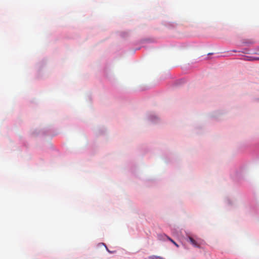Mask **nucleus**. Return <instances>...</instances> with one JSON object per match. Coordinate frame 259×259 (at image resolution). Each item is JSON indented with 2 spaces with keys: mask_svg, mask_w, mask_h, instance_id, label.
I'll use <instances>...</instances> for the list:
<instances>
[{
  "mask_svg": "<svg viewBox=\"0 0 259 259\" xmlns=\"http://www.w3.org/2000/svg\"><path fill=\"white\" fill-rule=\"evenodd\" d=\"M258 51H259V47H258Z\"/></svg>",
  "mask_w": 259,
  "mask_h": 259,
  "instance_id": "nucleus-4",
  "label": "nucleus"
},
{
  "mask_svg": "<svg viewBox=\"0 0 259 259\" xmlns=\"http://www.w3.org/2000/svg\"><path fill=\"white\" fill-rule=\"evenodd\" d=\"M188 239L190 243L195 247L199 248L200 247V244L198 242L193 239L192 237L189 236Z\"/></svg>",
  "mask_w": 259,
  "mask_h": 259,
  "instance_id": "nucleus-1",
  "label": "nucleus"
},
{
  "mask_svg": "<svg viewBox=\"0 0 259 259\" xmlns=\"http://www.w3.org/2000/svg\"><path fill=\"white\" fill-rule=\"evenodd\" d=\"M167 237V238L170 241H171L175 246H176L177 247H179V245L175 241H174L172 239H171L170 237H169L168 236H166Z\"/></svg>",
  "mask_w": 259,
  "mask_h": 259,
  "instance_id": "nucleus-3",
  "label": "nucleus"
},
{
  "mask_svg": "<svg viewBox=\"0 0 259 259\" xmlns=\"http://www.w3.org/2000/svg\"><path fill=\"white\" fill-rule=\"evenodd\" d=\"M244 60L246 61H253L256 60H259V57H254L252 56H246L244 58Z\"/></svg>",
  "mask_w": 259,
  "mask_h": 259,
  "instance_id": "nucleus-2",
  "label": "nucleus"
}]
</instances>
